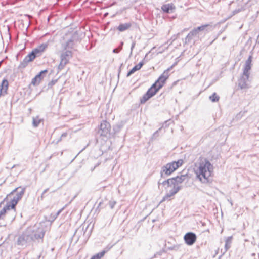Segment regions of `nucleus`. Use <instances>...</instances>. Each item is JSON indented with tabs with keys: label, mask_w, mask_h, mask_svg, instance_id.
<instances>
[{
	"label": "nucleus",
	"mask_w": 259,
	"mask_h": 259,
	"mask_svg": "<svg viewBox=\"0 0 259 259\" xmlns=\"http://www.w3.org/2000/svg\"><path fill=\"white\" fill-rule=\"evenodd\" d=\"M172 183V180H171V178L168 179L167 180L164 181L162 183H160V181H159V182H158L159 184H161L163 186L167 185V187L171 186Z\"/></svg>",
	"instance_id": "nucleus-28"
},
{
	"label": "nucleus",
	"mask_w": 259,
	"mask_h": 259,
	"mask_svg": "<svg viewBox=\"0 0 259 259\" xmlns=\"http://www.w3.org/2000/svg\"><path fill=\"white\" fill-rule=\"evenodd\" d=\"M45 232L46 230L40 224L29 227L18 236L16 244L19 246L27 247L36 240H42Z\"/></svg>",
	"instance_id": "nucleus-1"
},
{
	"label": "nucleus",
	"mask_w": 259,
	"mask_h": 259,
	"mask_svg": "<svg viewBox=\"0 0 259 259\" xmlns=\"http://www.w3.org/2000/svg\"><path fill=\"white\" fill-rule=\"evenodd\" d=\"M72 57V52L69 50H65L60 54V62L58 69L59 71L62 70L65 65L68 63L69 60Z\"/></svg>",
	"instance_id": "nucleus-4"
},
{
	"label": "nucleus",
	"mask_w": 259,
	"mask_h": 259,
	"mask_svg": "<svg viewBox=\"0 0 259 259\" xmlns=\"http://www.w3.org/2000/svg\"><path fill=\"white\" fill-rule=\"evenodd\" d=\"M19 188H17L16 189H15L11 193V194H13L14 192H16V191H17L18 189H19Z\"/></svg>",
	"instance_id": "nucleus-43"
},
{
	"label": "nucleus",
	"mask_w": 259,
	"mask_h": 259,
	"mask_svg": "<svg viewBox=\"0 0 259 259\" xmlns=\"http://www.w3.org/2000/svg\"><path fill=\"white\" fill-rule=\"evenodd\" d=\"M48 72L47 70H44L41 71L37 75H36L31 81V84H32L34 85H38L40 81L42 80V79L44 77V74L47 73Z\"/></svg>",
	"instance_id": "nucleus-10"
},
{
	"label": "nucleus",
	"mask_w": 259,
	"mask_h": 259,
	"mask_svg": "<svg viewBox=\"0 0 259 259\" xmlns=\"http://www.w3.org/2000/svg\"><path fill=\"white\" fill-rule=\"evenodd\" d=\"M241 11V9H236V10H234L233 12H234V14H237Z\"/></svg>",
	"instance_id": "nucleus-41"
},
{
	"label": "nucleus",
	"mask_w": 259,
	"mask_h": 259,
	"mask_svg": "<svg viewBox=\"0 0 259 259\" xmlns=\"http://www.w3.org/2000/svg\"><path fill=\"white\" fill-rule=\"evenodd\" d=\"M9 83L6 79H4L0 85V92L2 93H6L8 90Z\"/></svg>",
	"instance_id": "nucleus-21"
},
{
	"label": "nucleus",
	"mask_w": 259,
	"mask_h": 259,
	"mask_svg": "<svg viewBox=\"0 0 259 259\" xmlns=\"http://www.w3.org/2000/svg\"><path fill=\"white\" fill-rule=\"evenodd\" d=\"M159 89H158V87L157 85L155 83L153 84V85L148 89V90L147 91V93L151 96L153 97L154 95L156 94V93L157 92V91Z\"/></svg>",
	"instance_id": "nucleus-22"
},
{
	"label": "nucleus",
	"mask_w": 259,
	"mask_h": 259,
	"mask_svg": "<svg viewBox=\"0 0 259 259\" xmlns=\"http://www.w3.org/2000/svg\"><path fill=\"white\" fill-rule=\"evenodd\" d=\"M180 189L181 187L180 186H173L172 189L170 190L168 193H167V194L163 197L162 199L160 201V203H162L166 200H170L169 198L177 193Z\"/></svg>",
	"instance_id": "nucleus-9"
},
{
	"label": "nucleus",
	"mask_w": 259,
	"mask_h": 259,
	"mask_svg": "<svg viewBox=\"0 0 259 259\" xmlns=\"http://www.w3.org/2000/svg\"><path fill=\"white\" fill-rule=\"evenodd\" d=\"M44 195H42V194L41 195V198H43Z\"/></svg>",
	"instance_id": "nucleus-47"
},
{
	"label": "nucleus",
	"mask_w": 259,
	"mask_h": 259,
	"mask_svg": "<svg viewBox=\"0 0 259 259\" xmlns=\"http://www.w3.org/2000/svg\"><path fill=\"white\" fill-rule=\"evenodd\" d=\"M185 178L186 176L183 175L171 178V180H172V185L179 186L178 185L183 183L185 181Z\"/></svg>",
	"instance_id": "nucleus-12"
},
{
	"label": "nucleus",
	"mask_w": 259,
	"mask_h": 259,
	"mask_svg": "<svg viewBox=\"0 0 259 259\" xmlns=\"http://www.w3.org/2000/svg\"><path fill=\"white\" fill-rule=\"evenodd\" d=\"M74 45V40L73 38H71L67 41L66 44L65 49L67 48H72Z\"/></svg>",
	"instance_id": "nucleus-29"
},
{
	"label": "nucleus",
	"mask_w": 259,
	"mask_h": 259,
	"mask_svg": "<svg viewBox=\"0 0 259 259\" xmlns=\"http://www.w3.org/2000/svg\"><path fill=\"white\" fill-rule=\"evenodd\" d=\"M249 74H244L243 73L241 77L238 80V85L241 89H245L249 88L248 79L249 77Z\"/></svg>",
	"instance_id": "nucleus-7"
},
{
	"label": "nucleus",
	"mask_w": 259,
	"mask_h": 259,
	"mask_svg": "<svg viewBox=\"0 0 259 259\" xmlns=\"http://www.w3.org/2000/svg\"><path fill=\"white\" fill-rule=\"evenodd\" d=\"M158 133V131H157L156 132H155L153 134V136H155Z\"/></svg>",
	"instance_id": "nucleus-45"
},
{
	"label": "nucleus",
	"mask_w": 259,
	"mask_h": 259,
	"mask_svg": "<svg viewBox=\"0 0 259 259\" xmlns=\"http://www.w3.org/2000/svg\"><path fill=\"white\" fill-rule=\"evenodd\" d=\"M111 247L112 246H107L105 250L94 255L92 257L91 259H101L102 257L104 256L105 254L110 249Z\"/></svg>",
	"instance_id": "nucleus-17"
},
{
	"label": "nucleus",
	"mask_w": 259,
	"mask_h": 259,
	"mask_svg": "<svg viewBox=\"0 0 259 259\" xmlns=\"http://www.w3.org/2000/svg\"><path fill=\"white\" fill-rule=\"evenodd\" d=\"M49 190V188H47L46 189L44 192H42V195H44L46 192H48V191Z\"/></svg>",
	"instance_id": "nucleus-42"
},
{
	"label": "nucleus",
	"mask_w": 259,
	"mask_h": 259,
	"mask_svg": "<svg viewBox=\"0 0 259 259\" xmlns=\"http://www.w3.org/2000/svg\"><path fill=\"white\" fill-rule=\"evenodd\" d=\"M183 163V160L182 159H179L177 161H173L163 166L160 172L161 177H164V175H170L181 166Z\"/></svg>",
	"instance_id": "nucleus-3"
},
{
	"label": "nucleus",
	"mask_w": 259,
	"mask_h": 259,
	"mask_svg": "<svg viewBox=\"0 0 259 259\" xmlns=\"http://www.w3.org/2000/svg\"><path fill=\"white\" fill-rule=\"evenodd\" d=\"M63 210V208H62L61 209H60L59 211H58L56 213H54V215L56 216V217H58L60 213L62 212V211Z\"/></svg>",
	"instance_id": "nucleus-40"
},
{
	"label": "nucleus",
	"mask_w": 259,
	"mask_h": 259,
	"mask_svg": "<svg viewBox=\"0 0 259 259\" xmlns=\"http://www.w3.org/2000/svg\"><path fill=\"white\" fill-rule=\"evenodd\" d=\"M48 46V45L47 43H44L38 46L37 48L38 49H39L40 51L42 53V52H44V51L47 48Z\"/></svg>",
	"instance_id": "nucleus-32"
},
{
	"label": "nucleus",
	"mask_w": 259,
	"mask_h": 259,
	"mask_svg": "<svg viewBox=\"0 0 259 259\" xmlns=\"http://www.w3.org/2000/svg\"><path fill=\"white\" fill-rule=\"evenodd\" d=\"M25 191V188L21 189L20 191L17 192L16 195L14 196V198H15L18 201H19L23 196Z\"/></svg>",
	"instance_id": "nucleus-24"
},
{
	"label": "nucleus",
	"mask_w": 259,
	"mask_h": 259,
	"mask_svg": "<svg viewBox=\"0 0 259 259\" xmlns=\"http://www.w3.org/2000/svg\"><path fill=\"white\" fill-rule=\"evenodd\" d=\"M220 97L215 93H214L213 94L209 96V99L212 102H216L219 100Z\"/></svg>",
	"instance_id": "nucleus-27"
},
{
	"label": "nucleus",
	"mask_w": 259,
	"mask_h": 259,
	"mask_svg": "<svg viewBox=\"0 0 259 259\" xmlns=\"http://www.w3.org/2000/svg\"><path fill=\"white\" fill-rule=\"evenodd\" d=\"M196 234L193 232L187 233L184 237L186 243L188 245H192L196 242Z\"/></svg>",
	"instance_id": "nucleus-8"
},
{
	"label": "nucleus",
	"mask_w": 259,
	"mask_h": 259,
	"mask_svg": "<svg viewBox=\"0 0 259 259\" xmlns=\"http://www.w3.org/2000/svg\"><path fill=\"white\" fill-rule=\"evenodd\" d=\"M111 126L110 123L106 121H103L100 126L98 133L100 136L108 137L110 135Z\"/></svg>",
	"instance_id": "nucleus-6"
},
{
	"label": "nucleus",
	"mask_w": 259,
	"mask_h": 259,
	"mask_svg": "<svg viewBox=\"0 0 259 259\" xmlns=\"http://www.w3.org/2000/svg\"><path fill=\"white\" fill-rule=\"evenodd\" d=\"M132 26L131 23H122L117 27V29L120 32H123L129 29Z\"/></svg>",
	"instance_id": "nucleus-15"
},
{
	"label": "nucleus",
	"mask_w": 259,
	"mask_h": 259,
	"mask_svg": "<svg viewBox=\"0 0 259 259\" xmlns=\"http://www.w3.org/2000/svg\"><path fill=\"white\" fill-rule=\"evenodd\" d=\"M116 203V202L115 201H110L109 202V205L111 209H113Z\"/></svg>",
	"instance_id": "nucleus-36"
},
{
	"label": "nucleus",
	"mask_w": 259,
	"mask_h": 259,
	"mask_svg": "<svg viewBox=\"0 0 259 259\" xmlns=\"http://www.w3.org/2000/svg\"><path fill=\"white\" fill-rule=\"evenodd\" d=\"M18 202V201L13 197V198L11 200L10 204H7L6 205H10V208L14 209Z\"/></svg>",
	"instance_id": "nucleus-31"
},
{
	"label": "nucleus",
	"mask_w": 259,
	"mask_h": 259,
	"mask_svg": "<svg viewBox=\"0 0 259 259\" xmlns=\"http://www.w3.org/2000/svg\"><path fill=\"white\" fill-rule=\"evenodd\" d=\"M123 45V42H121L120 46H119L118 48H115V49H113V52L114 53H119L122 50Z\"/></svg>",
	"instance_id": "nucleus-34"
},
{
	"label": "nucleus",
	"mask_w": 259,
	"mask_h": 259,
	"mask_svg": "<svg viewBox=\"0 0 259 259\" xmlns=\"http://www.w3.org/2000/svg\"><path fill=\"white\" fill-rule=\"evenodd\" d=\"M209 26V25L206 24V25H202V26L197 27L196 28V29H197V31L199 32L201 31H204L206 29V28L207 27H208Z\"/></svg>",
	"instance_id": "nucleus-33"
},
{
	"label": "nucleus",
	"mask_w": 259,
	"mask_h": 259,
	"mask_svg": "<svg viewBox=\"0 0 259 259\" xmlns=\"http://www.w3.org/2000/svg\"><path fill=\"white\" fill-rule=\"evenodd\" d=\"M56 218L57 217H56L54 213H52L50 215L49 221H50L51 222H53Z\"/></svg>",
	"instance_id": "nucleus-37"
},
{
	"label": "nucleus",
	"mask_w": 259,
	"mask_h": 259,
	"mask_svg": "<svg viewBox=\"0 0 259 259\" xmlns=\"http://www.w3.org/2000/svg\"><path fill=\"white\" fill-rule=\"evenodd\" d=\"M41 122V119H39L38 117L33 118V125L34 127H37Z\"/></svg>",
	"instance_id": "nucleus-30"
},
{
	"label": "nucleus",
	"mask_w": 259,
	"mask_h": 259,
	"mask_svg": "<svg viewBox=\"0 0 259 259\" xmlns=\"http://www.w3.org/2000/svg\"><path fill=\"white\" fill-rule=\"evenodd\" d=\"M111 247L112 246H107L105 250L94 255L92 257L91 259H101L102 257L104 256L105 254L110 249Z\"/></svg>",
	"instance_id": "nucleus-18"
},
{
	"label": "nucleus",
	"mask_w": 259,
	"mask_h": 259,
	"mask_svg": "<svg viewBox=\"0 0 259 259\" xmlns=\"http://www.w3.org/2000/svg\"><path fill=\"white\" fill-rule=\"evenodd\" d=\"M136 45V41H133L132 44L131 48V53H132L133 50L135 46Z\"/></svg>",
	"instance_id": "nucleus-39"
},
{
	"label": "nucleus",
	"mask_w": 259,
	"mask_h": 259,
	"mask_svg": "<svg viewBox=\"0 0 259 259\" xmlns=\"http://www.w3.org/2000/svg\"><path fill=\"white\" fill-rule=\"evenodd\" d=\"M232 240V237H228L225 241L224 252H226L230 247Z\"/></svg>",
	"instance_id": "nucleus-23"
},
{
	"label": "nucleus",
	"mask_w": 259,
	"mask_h": 259,
	"mask_svg": "<svg viewBox=\"0 0 259 259\" xmlns=\"http://www.w3.org/2000/svg\"><path fill=\"white\" fill-rule=\"evenodd\" d=\"M32 61H33V60L30 59V58L29 57V55H27L23 59V60L20 63L18 66V68L19 69L25 68L27 66L28 63L32 62Z\"/></svg>",
	"instance_id": "nucleus-13"
},
{
	"label": "nucleus",
	"mask_w": 259,
	"mask_h": 259,
	"mask_svg": "<svg viewBox=\"0 0 259 259\" xmlns=\"http://www.w3.org/2000/svg\"><path fill=\"white\" fill-rule=\"evenodd\" d=\"M192 37H193L192 35H189V33L185 38L186 41H189L192 38Z\"/></svg>",
	"instance_id": "nucleus-38"
},
{
	"label": "nucleus",
	"mask_w": 259,
	"mask_h": 259,
	"mask_svg": "<svg viewBox=\"0 0 259 259\" xmlns=\"http://www.w3.org/2000/svg\"><path fill=\"white\" fill-rule=\"evenodd\" d=\"M10 208V205H6L1 211H0V219L3 218L6 213V211L9 210Z\"/></svg>",
	"instance_id": "nucleus-26"
},
{
	"label": "nucleus",
	"mask_w": 259,
	"mask_h": 259,
	"mask_svg": "<svg viewBox=\"0 0 259 259\" xmlns=\"http://www.w3.org/2000/svg\"><path fill=\"white\" fill-rule=\"evenodd\" d=\"M172 67L173 66H171L165 70L154 83L158 87V89H160L164 85L166 80L168 79L169 76V72L171 70Z\"/></svg>",
	"instance_id": "nucleus-5"
},
{
	"label": "nucleus",
	"mask_w": 259,
	"mask_h": 259,
	"mask_svg": "<svg viewBox=\"0 0 259 259\" xmlns=\"http://www.w3.org/2000/svg\"><path fill=\"white\" fill-rule=\"evenodd\" d=\"M151 97L147 92L143 96V97L140 99V103L141 104L145 103L146 101H147Z\"/></svg>",
	"instance_id": "nucleus-25"
},
{
	"label": "nucleus",
	"mask_w": 259,
	"mask_h": 259,
	"mask_svg": "<svg viewBox=\"0 0 259 259\" xmlns=\"http://www.w3.org/2000/svg\"><path fill=\"white\" fill-rule=\"evenodd\" d=\"M3 94V93H2V92H0V97L1 96V95H2Z\"/></svg>",
	"instance_id": "nucleus-46"
},
{
	"label": "nucleus",
	"mask_w": 259,
	"mask_h": 259,
	"mask_svg": "<svg viewBox=\"0 0 259 259\" xmlns=\"http://www.w3.org/2000/svg\"><path fill=\"white\" fill-rule=\"evenodd\" d=\"M252 55H250L245 63L243 73L250 74L249 71L251 68Z\"/></svg>",
	"instance_id": "nucleus-11"
},
{
	"label": "nucleus",
	"mask_w": 259,
	"mask_h": 259,
	"mask_svg": "<svg viewBox=\"0 0 259 259\" xmlns=\"http://www.w3.org/2000/svg\"><path fill=\"white\" fill-rule=\"evenodd\" d=\"M175 9V7L172 4H165L163 5L161 7L162 10L166 13H170V11L173 10Z\"/></svg>",
	"instance_id": "nucleus-20"
},
{
	"label": "nucleus",
	"mask_w": 259,
	"mask_h": 259,
	"mask_svg": "<svg viewBox=\"0 0 259 259\" xmlns=\"http://www.w3.org/2000/svg\"><path fill=\"white\" fill-rule=\"evenodd\" d=\"M111 247L112 246H107L105 250L94 255L92 257L91 259H101L102 257L104 256L105 254L110 249Z\"/></svg>",
	"instance_id": "nucleus-16"
},
{
	"label": "nucleus",
	"mask_w": 259,
	"mask_h": 259,
	"mask_svg": "<svg viewBox=\"0 0 259 259\" xmlns=\"http://www.w3.org/2000/svg\"><path fill=\"white\" fill-rule=\"evenodd\" d=\"M199 32L197 31L196 28L192 30L190 33L189 35H192V36H196L198 34Z\"/></svg>",
	"instance_id": "nucleus-35"
},
{
	"label": "nucleus",
	"mask_w": 259,
	"mask_h": 259,
	"mask_svg": "<svg viewBox=\"0 0 259 259\" xmlns=\"http://www.w3.org/2000/svg\"><path fill=\"white\" fill-rule=\"evenodd\" d=\"M144 62L143 61L140 62L138 64L135 65L127 74V77L131 76L132 74H133L137 70H139L141 69V68L144 65Z\"/></svg>",
	"instance_id": "nucleus-19"
},
{
	"label": "nucleus",
	"mask_w": 259,
	"mask_h": 259,
	"mask_svg": "<svg viewBox=\"0 0 259 259\" xmlns=\"http://www.w3.org/2000/svg\"><path fill=\"white\" fill-rule=\"evenodd\" d=\"M66 135H67V134H66V133H63V134H62L61 137H66Z\"/></svg>",
	"instance_id": "nucleus-44"
},
{
	"label": "nucleus",
	"mask_w": 259,
	"mask_h": 259,
	"mask_svg": "<svg viewBox=\"0 0 259 259\" xmlns=\"http://www.w3.org/2000/svg\"><path fill=\"white\" fill-rule=\"evenodd\" d=\"M42 53L40 51L38 48H36L32 50V51L30 53L29 55V57L30 59H33V60L35 59L37 56H39L41 55Z\"/></svg>",
	"instance_id": "nucleus-14"
},
{
	"label": "nucleus",
	"mask_w": 259,
	"mask_h": 259,
	"mask_svg": "<svg viewBox=\"0 0 259 259\" xmlns=\"http://www.w3.org/2000/svg\"><path fill=\"white\" fill-rule=\"evenodd\" d=\"M212 170V165L208 160L204 159L200 162L198 168L196 171V174L201 181H202V179L207 180L211 176Z\"/></svg>",
	"instance_id": "nucleus-2"
}]
</instances>
